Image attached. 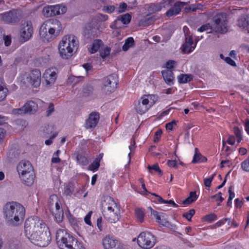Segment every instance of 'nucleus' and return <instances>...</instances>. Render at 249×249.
<instances>
[{
	"label": "nucleus",
	"mask_w": 249,
	"mask_h": 249,
	"mask_svg": "<svg viewBox=\"0 0 249 249\" xmlns=\"http://www.w3.org/2000/svg\"><path fill=\"white\" fill-rule=\"evenodd\" d=\"M77 161L82 165H86L88 164L89 161L87 158L80 154H78L76 157Z\"/></svg>",
	"instance_id": "f704fd0d"
},
{
	"label": "nucleus",
	"mask_w": 249,
	"mask_h": 249,
	"mask_svg": "<svg viewBox=\"0 0 249 249\" xmlns=\"http://www.w3.org/2000/svg\"><path fill=\"white\" fill-rule=\"evenodd\" d=\"M157 221L163 226H165V224H166L168 222L167 218L165 217V214H164L163 213L160 215V216H157Z\"/></svg>",
	"instance_id": "58836bf2"
},
{
	"label": "nucleus",
	"mask_w": 249,
	"mask_h": 249,
	"mask_svg": "<svg viewBox=\"0 0 249 249\" xmlns=\"http://www.w3.org/2000/svg\"><path fill=\"white\" fill-rule=\"evenodd\" d=\"M103 245L105 249H126L124 245L109 236H106L103 240Z\"/></svg>",
	"instance_id": "f8f14e48"
},
{
	"label": "nucleus",
	"mask_w": 249,
	"mask_h": 249,
	"mask_svg": "<svg viewBox=\"0 0 249 249\" xmlns=\"http://www.w3.org/2000/svg\"><path fill=\"white\" fill-rule=\"evenodd\" d=\"M2 21L9 24H15L18 23L21 18L20 13L15 9H12L8 12L3 13L0 15Z\"/></svg>",
	"instance_id": "1a4fd4ad"
},
{
	"label": "nucleus",
	"mask_w": 249,
	"mask_h": 249,
	"mask_svg": "<svg viewBox=\"0 0 249 249\" xmlns=\"http://www.w3.org/2000/svg\"><path fill=\"white\" fill-rule=\"evenodd\" d=\"M116 19L119 23L121 22L123 24L126 25L130 23L131 20V16L129 13H126L124 15L118 16Z\"/></svg>",
	"instance_id": "a878e982"
},
{
	"label": "nucleus",
	"mask_w": 249,
	"mask_h": 249,
	"mask_svg": "<svg viewBox=\"0 0 249 249\" xmlns=\"http://www.w3.org/2000/svg\"><path fill=\"white\" fill-rule=\"evenodd\" d=\"M215 175V174H214L211 177L209 178H204V184L206 187H210L211 186L212 181H213Z\"/></svg>",
	"instance_id": "de8ad7c7"
},
{
	"label": "nucleus",
	"mask_w": 249,
	"mask_h": 249,
	"mask_svg": "<svg viewBox=\"0 0 249 249\" xmlns=\"http://www.w3.org/2000/svg\"><path fill=\"white\" fill-rule=\"evenodd\" d=\"M92 213V211H89L88 213L86 215V216H85V217L84 218V221H85V223L86 224H88L89 225H91V222L90 221V219Z\"/></svg>",
	"instance_id": "bf43d9fd"
},
{
	"label": "nucleus",
	"mask_w": 249,
	"mask_h": 249,
	"mask_svg": "<svg viewBox=\"0 0 249 249\" xmlns=\"http://www.w3.org/2000/svg\"><path fill=\"white\" fill-rule=\"evenodd\" d=\"M70 249H86L82 244L77 240V243H75L72 247Z\"/></svg>",
	"instance_id": "13d9d810"
},
{
	"label": "nucleus",
	"mask_w": 249,
	"mask_h": 249,
	"mask_svg": "<svg viewBox=\"0 0 249 249\" xmlns=\"http://www.w3.org/2000/svg\"><path fill=\"white\" fill-rule=\"evenodd\" d=\"M50 11H52L50 6L44 7L42 10L43 15L46 17H52V14H51L52 12Z\"/></svg>",
	"instance_id": "49530a36"
},
{
	"label": "nucleus",
	"mask_w": 249,
	"mask_h": 249,
	"mask_svg": "<svg viewBox=\"0 0 249 249\" xmlns=\"http://www.w3.org/2000/svg\"><path fill=\"white\" fill-rule=\"evenodd\" d=\"M162 75L165 83L169 86L173 84L174 79V74L172 71L169 70H163L161 71Z\"/></svg>",
	"instance_id": "5701e85b"
},
{
	"label": "nucleus",
	"mask_w": 249,
	"mask_h": 249,
	"mask_svg": "<svg viewBox=\"0 0 249 249\" xmlns=\"http://www.w3.org/2000/svg\"><path fill=\"white\" fill-rule=\"evenodd\" d=\"M180 11L181 9L175 3L174 6L166 12V15L167 17H170L173 16L177 15L180 13Z\"/></svg>",
	"instance_id": "cd10ccee"
},
{
	"label": "nucleus",
	"mask_w": 249,
	"mask_h": 249,
	"mask_svg": "<svg viewBox=\"0 0 249 249\" xmlns=\"http://www.w3.org/2000/svg\"><path fill=\"white\" fill-rule=\"evenodd\" d=\"M3 40L4 41V44L5 46H9L11 44V38L10 36H3Z\"/></svg>",
	"instance_id": "774afa93"
},
{
	"label": "nucleus",
	"mask_w": 249,
	"mask_h": 249,
	"mask_svg": "<svg viewBox=\"0 0 249 249\" xmlns=\"http://www.w3.org/2000/svg\"><path fill=\"white\" fill-rule=\"evenodd\" d=\"M53 128L52 125H45L42 130V136L45 138H48L53 135Z\"/></svg>",
	"instance_id": "7c9ffc66"
},
{
	"label": "nucleus",
	"mask_w": 249,
	"mask_h": 249,
	"mask_svg": "<svg viewBox=\"0 0 249 249\" xmlns=\"http://www.w3.org/2000/svg\"><path fill=\"white\" fill-rule=\"evenodd\" d=\"M110 49L109 47H106L104 50L100 51V55L103 58H106L109 55Z\"/></svg>",
	"instance_id": "8fccbe9b"
},
{
	"label": "nucleus",
	"mask_w": 249,
	"mask_h": 249,
	"mask_svg": "<svg viewBox=\"0 0 249 249\" xmlns=\"http://www.w3.org/2000/svg\"><path fill=\"white\" fill-rule=\"evenodd\" d=\"M212 25L211 26L209 23L202 25L197 29L200 32L210 30V31L207 33L211 32L212 29L217 33L222 34H225L228 31L227 18L225 14L219 13L215 15L212 18Z\"/></svg>",
	"instance_id": "39448f33"
},
{
	"label": "nucleus",
	"mask_w": 249,
	"mask_h": 249,
	"mask_svg": "<svg viewBox=\"0 0 249 249\" xmlns=\"http://www.w3.org/2000/svg\"><path fill=\"white\" fill-rule=\"evenodd\" d=\"M226 221H229V223L231 222V219L230 218H224L223 219H221L218 221L217 223H215V227H220L222 225H223Z\"/></svg>",
	"instance_id": "052dcab7"
},
{
	"label": "nucleus",
	"mask_w": 249,
	"mask_h": 249,
	"mask_svg": "<svg viewBox=\"0 0 249 249\" xmlns=\"http://www.w3.org/2000/svg\"><path fill=\"white\" fill-rule=\"evenodd\" d=\"M33 28L30 21H24L21 25L20 31V38L23 41L29 40L32 36Z\"/></svg>",
	"instance_id": "9b49d317"
},
{
	"label": "nucleus",
	"mask_w": 249,
	"mask_h": 249,
	"mask_svg": "<svg viewBox=\"0 0 249 249\" xmlns=\"http://www.w3.org/2000/svg\"><path fill=\"white\" fill-rule=\"evenodd\" d=\"M147 168L149 170L150 172H151V170H153L155 171L158 172L160 175H162V171L160 169V168L157 163L155 164L152 166L149 165L147 167Z\"/></svg>",
	"instance_id": "37998d69"
},
{
	"label": "nucleus",
	"mask_w": 249,
	"mask_h": 249,
	"mask_svg": "<svg viewBox=\"0 0 249 249\" xmlns=\"http://www.w3.org/2000/svg\"><path fill=\"white\" fill-rule=\"evenodd\" d=\"M6 134V130L4 128L0 127V144L3 142Z\"/></svg>",
	"instance_id": "864d4df0"
},
{
	"label": "nucleus",
	"mask_w": 249,
	"mask_h": 249,
	"mask_svg": "<svg viewBox=\"0 0 249 249\" xmlns=\"http://www.w3.org/2000/svg\"><path fill=\"white\" fill-rule=\"evenodd\" d=\"M93 90V89L92 86L87 85L83 88V93L85 96H88L92 93Z\"/></svg>",
	"instance_id": "4c0bfd02"
},
{
	"label": "nucleus",
	"mask_w": 249,
	"mask_h": 249,
	"mask_svg": "<svg viewBox=\"0 0 249 249\" xmlns=\"http://www.w3.org/2000/svg\"><path fill=\"white\" fill-rule=\"evenodd\" d=\"M105 218L111 223H114L118 221L120 217V206L105 211L103 213Z\"/></svg>",
	"instance_id": "ddd939ff"
},
{
	"label": "nucleus",
	"mask_w": 249,
	"mask_h": 249,
	"mask_svg": "<svg viewBox=\"0 0 249 249\" xmlns=\"http://www.w3.org/2000/svg\"><path fill=\"white\" fill-rule=\"evenodd\" d=\"M225 62L228 63V64L232 66H236V63L235 61L232 60L231 57H226L224 59Z\"/></svg>",
	"instance_id": "680f3d73"
},
{
	"label": "nucleus",
	"mask_w": 249,
	"mask_h": 249,
	"mask_svg": "<svg viewBox=\"0 0 249 249\" xmlns=\"http://www.w3.org/2000/svg\"><path fill=\"white\" fill-rule=\"evenodd\" d=\"M162 8V3H152L149 5L148 7V11L150 13H154L160 11Z\"/></svg>",
	"instance_id": "2f4dec72"
},
{
	"label": "nucleus",
	"mask_w": 249,
	"mask_h": 249,
	"mask_svg": "<svg viewBox=\"0 0 249 249\" xmlns=\"http://www.w3.org/2000/svg\"><path fill=\"white\" fill-rule=\"evenodd\" d=\"M217 218V216L214 213H211L210 214L206 215L205 216L203 219V220L208 222H212L213 221L215 220Z\"/></svg>",
	"instance_id": "ea45409f"
},
{
	"label": "nucleus",
	"mask_w": 249,
	"mask_h": 249,
	"mask_svg": "<svg viewBox=\"0 0 249 249\" xmlns=\"http://www.w3.org/2000/svg\"><path fill=\"white\" fill-rule=\"evenodd\" d=\"M137 218L139 221L141 223L143 221V218L144 216V213L142 209H138L135 211Z\"/></svg>",
	"instance_id": "e433bc0d"
},
{
	"label": "nucleus",
	"mask_w": 249,
	"mask_h": 249,
	"mask_svg": "<svg viewBox=\"0 0 249 249\" xmlns=\"http://www.w3.org/2000/svg\"><path fill=\"white\" fill-rule=\"evenodd\" d=\"M55 218V220L58 222H61L62 221L64 217V213L60 212L59 213H55L54 214H53Z\"/></svg>",
	"instance_id": "09e8293b"
},
{
	"label": "nucleus",
	"mask_w": 249,
	"mask_h": 249,
	"mask_svg": "<svg viewBox=\"0 0 249 249\" xmlns=\"http://www.w3.org/2000/svg\"><path fill=\"white\" fill-rule=\"evenodd\" d=\"M17 170L19 176L34 172L32 164L27 160H22L20 162L17 166Z\"/></svg>",
	"instance_id": "f3484780"
},
{
	"label": "nucleus",
	"mask_w": 249,
	"mask_h": 249,
	"mask_svg": "<svg viewBox=\"0 0 249 249\" xmlns=\"http://www.w3.org/2000/svg\"><path fill=\"white\" fill-rule=\"evenodd\" d=\"M207 159L202 155L200 153L198 152L197 148H195V154L194 156L193 159L192 161V163H196L198 162H206Z\"/></svg>",
	"instance_id": "393cba45"
},
{
	"label": "nucleus",
	"mask_w": 249,
	"mask_h": 249,
	"mask_svg": "<svg viewBox=\"0 0 249 249\" xmlns=\"http://www.w3.org/2000/svg\"><path fill=\"white\" fill-rule=\"evenodd\" d=\"M150 107L149 100L146 95L142 96L140 100H139L135 104V108L136 111L141 115L144 113Z\"/></svg>",
	"instance_id": "4468645a"
},
{
	"label": "nucleus",
	"mask_w": 249,
	"mask_h": 249,
	"mask_svg": "<svg viewBox=\"0 0 249 249\" xmlns=\"http://www.w3.org/2000/svg\"><path fill=\"white\" fill-rule=\"evenodd\" d=\"M115 7L114 5H107L103 7V10L108 13L111 14L114 12Z\"/></svg>",
	"instance_id": "a18cd8bd"
},
{
	"label": "nucleus",
	"mask_w": 249,
	"mask_h": 249,
	"mask_svg": "<svg viewBox=\"0 0 249 249\" xmlns=\"http://www.w3.org/2000/svg\"><path fill=\"white\" fill-rule=\"evenodd\" d=\"M165 227L169 228L171 231H175L177 229V227L175 224H172L170 222H169V221L168 222V223L166 224H165Z\"/></svg>",
	"instance_id": "e2e57ef3"
},
{
	"label": "nucleus",
	"mask_w": 249,
	"mask_h": 249,
	"mask_svg": "<svg viewBox=\"0 0 249 249\" xmlns=\"http://www.w3.org/2000/svg\"><path fill=\"white\" fill-rule=\"evenodd\" d=\"M58 201V197L55 195H51L49 198V205L50 207H53L55 202Z\"/></svg>",
	"instance_id": "603ef678"
},
{
	"label": "nucleus",
	"mask_w": 249,
	"mask_h": 249,
	"mask_svg": "<svg viewBox=\"0 0 249 249\" xmlns=\"http://www.w3.org/2000/svg\"><path fill=\"white\" fill-rule=\"evenodd\" d=\"M127 6V5L125 2L121 3L118 7V9L117 10L118 14H121L124 12L126 11Z\"/></svg>",
	"instance_id": "3c124183"
},
{
	"label": "nucleus",
	"mask_w": 249,
	"mask_h": 249,
	"mask_svg": "<svg viewBox=\"0 0 249 249\" xmlns=\"http://www.w3.org/2000/svg\"><path fill=\"white\" fill-rule=\"evenodd\" d=\"M3 214L6 221L10 225L16 226L23 221L25 209L19 203L12 201L7 202L3 207Z\"/></svg>",
	"instance_id": "f03ea898"
},
{
	"label": "nucleus",
	"mask_w": 249,
	"mask_h": 249,
	"mask_svg": "<svg viewBox=\"0 0 249 249\" xmlns=\"http://www.w3.org/2000/svg\"><path fill=\"white\" fill-rule=\"evenodd\" d=\"M12 113L13 114H22L25 113L24 108L22 107L19 108L14 109L12 110Z\"/></svg>",
	"instance_id": "5fc2aeb1"
},
{
	"label": "nucleus",
	"mask_w": 249,
	"mask_h": 249,
	"mask_svg": "<svg viewBox=\"0 0 249 249\" xmlns=\"http://www.w3.org/2000/svg\"><path fill=\"white\" fill-rule=\"evenodd\" d=\"M57 70L55 68H51L45 71L43 74L47 85H52L54 83L57 75Z\"/></svg>",
	"instance_id": "2eb2a0df"
},
{
	"label": "nucleus",
	"mask_w": 249,
	"mask_h": 249,
	"mask_svg": "<svg viewBox=\"0 0 249 249\" xmlns=\"http://www.w3.org/2000/svg\"><path fill=\"white\" fill-rule=\"evenodd\" d=\"M8 90L5 87V85L2 83L0 79V102L4 100L7 94Z\"/></svg>",
	"instance_id": "473e14b6"
},
{
	"label": "nucleus",
	"mask_w": 249,
	"mask_h": 249,
	"mask_svg": "<svg viewBox=\"0 0 249 249\" xmlns=\"http://www.w3.org/2000/svg\"><path fill=\"white\" fill-rule=\"evenodd\" d=\"M62 30V26L58 20L50 19L41 25L39 35L44 42H49L58 36Z\"/></svg>",
	"instance_id": "7ed1b4c3"
},
{
	"label": "nucleus",
	"mask_w": 249,
	"mask_h": 249,
	"mask_svg": "<svg viewBox=\"0 0 249 249\" xmlns=\"http://www.w3.org/2000/svg\"><path fill=\"white\" fill-rule=\"evenodd\" d=\"M195 213V210L194 209H192L189 211V212L183 213V216L186 218L188 221H191L192 216Z\"/></svg>",
	"instance_id": "79ce46f5"
},
{
	"label": "nucleus",
	"mask_w": 249,
	"mask_h": 249,
	"mask_svg": "<svg viewBox=\"0 0 249 249\" xmlns=\"http://www.w3.org/2000/svg\"><path fill=\"white\" fill-rule=\"evenodd\" d=\"M177 62L174 60H169L166 62V66L168 70H170L174 67V65L176 64Z\"/></svg>",
	"instance_id": "6e6d98bb"
},
{
	"label": "nucleus",
	"mask_w": 249,
	"mask_h": 249,
	"mask_svg": "<svg viewBox=\"0 0 249 249\" xmlns=\"http://www.w3.org/2000/svg\"><path fill=\"white\" fill-rule=\"evenodd\" d=\"M20 178L22 182L27 186H31L34 182L35 178L34 172L30 173H26L20 175Z\"/></svg>",
	"instance_id": "aec40b11"
},
{
	"label": "nucleus",
	"mask_w": 249,
	"mask_h": 249,
	"mask_svg": "<svg viewBox=\"0 0 249 249\" xmlns=\"http://www.w3.org/2000/svg\"><path fill=\"white\" fill-rule=\"evenodd\" d=\"M238 26L239 27L247 30L249 33V16H241L238 20Z\"/></svg>",
	"instance_id": "4be33fe9"
},
{
	"label": "nucleus",
	"mask_w": 249,
	"mask_h": 249,
	"mask_svg": "<svg viewBox=\"0 0 249 249\" xmlns=\"http://www.w3.org/2000/svg\"><path fill=\"white\" fill-rule=\"evenodd\" d=\"M100 119L99 113L97 112H92L86 120L85 127L86 129H93L97 124Z\"/></svg>",
	"instance_id": "dca6fc26"
},
{
	"label": "nucleus",
	"mask_w": 249,
	"mask_h": 249,
	"mask_svg": "<svg viewBox=\"0 0 249 249\" xmlns=\"http://www.w3.org/2000/svg\"><path fill=\"white\" fill-rule=\"evenodd\" d=\"M138 245L143 249H150L154 247L156 243V239L154 235L148 231L141 232L137 238Z\"/></svg>",
	"instance_id": "0eeeda50"
},
{
	"label": "nucleus",
	"mask_w": 249,
	"mask_h": 249,
	"mask_svg": "<svg viewBox=\"0 0 249 249\" xmlns=\"http://www.w3.org/2000/svg\"><path fill=\"white\" fill-rule=\"evenodd\" d=\"M24 229L26 236L35 245L45 247L51 241L48 228L37 216L28 218L25 221Z\"/></svg>",
	"instance_id": "f257e3e1"
},
{
	"label": "nucleus",
	"mask_w": 249,
	"mask_h": 249,
	"mask_svg": "<svg viewBox=\"0 0 249 249\" xmlns=\"http://www.w3.org/2000/svg\"><path fill=\"white\" fill-rule=\"evenodd\" d=\"M50 8L52 11H50L51 14H52V17L56 15L63 14L66 12L67 7L65 6L62 5H55L50 6Z\"/></svg>",
	"instance_id": "b1692460"
},
{
	"label": "nucleus",
	"mask_w": 249,
	"mask_h": 249,
	"mask_svg": "<svg viewBox=\"0 0 249 249\" xmlns=\"http://www.w3.org/2000/svg\"><path fill=\"white\" fill-rule=\"evenodd\" d=\"M25 84L27 86H32L35 88L39 87L41 83V72L38 69L32 71L30 75L24 79Z\"/></svg>",
	"instance_id": "9d476101"
},
{
	"label": "nucleus",
	"mask_w": 249,
	"mask_h": 249,
	"mask_svg": "<svg viewBox=\"0 0 249 249\" xmlns=\"http://www.w3.org/2000/svg\"><path fill=\"white\" fill-rule=\"evenodd\" d=\"M73 186L71 184H68L65 187L64 194L66 196H71L72 194Z\"/></svg>",
	"instance_id": "c03bdc74"
},
{
	"label": "nucleus",
	"mask_w": 249,
	"mask_h": 249,
	"mask_svg": "<svg viewBox=\"0 0 249 249\" xmlns=\"http://www.w3.org/2000/svg\"><path fill=\"white\" fill-rule=\"evenodd\" d=\"M78 47V41L77 37L73 35L64 36L60 41L58 46L59 53L60 56L65 59L71 57Z\"/></svg>",
	"instance_id": "20e7f679"
},
{
	"label": "nucleus",
	"mask_w": 249,
	"mask_h": 249,
	"mask_svg": "<svg viewBox=\"0 0 249 249\" xmlns=\"http://www.w3.org/2000/svg\"><path fill=\"white\" fill-rule=\"evenodd\" d=\"M193 40L191 36L185 37V42L181 47L182 51L184 53H189L193 51L196 47V45L193 46Z\"/></svg>",
	"instance_id": "6ab92c4d"
},
{
	"label": "nucleus",
	"mask_w": 249,
	"mask_h": 249,
	"mask_svg": "<svg viewBox=\"0 0 249 249\" xmlns=\"http://www.w3.org/2000/svg\"><path fill=\"white\" fill-rule=\"evenodd\" d=\"M103 42L100 39H96L94 40L92 44H91V48H89V51L91 53H94L97 52L100 48L101 45H102Z\"/></svg>",
	"instance_id": "bb28decb"
},
{
	"label": "nucleus",
	"mask_w": 249,
	"mask_h": 249,
	"mask_svg": "<svg viewBox=\"0 0 249 249\" xmlns=\"http://www.w3.org/2000/svg\"><path fill=\"white\" fill-rule=\"evenodd\" d=\"M177 121L175 120H173L172 122L168 123L166 124L165 127L167 129L172 130L173 128V126L174 125H176L177 124Z\"/></svg>",
	"instance_id": "69168bd1"
},
{
	"label": "nucleus",
	"mask_w": 249,
	"mask_h": 249,
	"mask_svg": "<svg viewBox=\"0 0 249 249\" xmlns=\"http://www.w3.org/2000/svg\"><path fill=\"white\" fill-rule=\"evenodd\" d=\"M24 108L25 113L34 114L38 109V106L33 101L27 102L23 107Z\"/></svg>",
	"instance_id": "412c9836"
},
{
	"label": "nucleus",
	"mask_w": 249,
	"mask_h": 249,
	"mask_svg": "<svg viewBox=\"0 0 249 249\" xmlns=\"http://www.w3.org/2000/svg\"><path fill=\"white\" fill-rule=\"evenodd\" d=\"M118 82L117 76L115 74H110L104 77L102 80V91L106 94L113 92L117 89Z\"/></svg>",
	"instance_id": "6e6552de"
},
{
	"label": "nucleus",
	"mask_w": 249,
	"mask_h": 249,
	"mask_svg": "<svg viewBox=\"0 0 249 249\" xmlns=\"http://www.w3.org/2000/svg\"><path fill=\"white\" fill-rule=\"evenodd\" d=\"M100 166V160L96 159L91 164H90L89 167L88 169L89 170L95 171L97 170V169L99 168Z\"/></svg>",
	"instance_id": "c9c22d12"
},
{
	"label": "nucleus",
	"mask_w": 249,
	"mask_h": 249,
	"mask_svg": "<svg viewBox=\"0 0 249 249\" xmlns=\"http://www.w3.org/2000/svg\"><path fill=\"white\" fill-rule=\"evenodd\" d=\"M229 194V198L227 201V205L228 206H231V200L235 196L234 193L232 191V186H231L228 190Z\"/></svg>",
	"instance_id": "a19ab883"
},
{
	"label": "nucleus",
	"mask_w": 249,
	"mask_h": 249,
	"mask_svg": "<svg viewBox=\"0 0 249 249\" xmlns=\"http://www.w3.org/2000/svg\"><path fill=\"white\" fill-rule=\"evenodd\" d=\"M197 198V196L196 192H191L189 196L182 201V204L184 205H189L195 202Z\"/></svg>",
	"instance_id": "c85d7f7f"
},
{
	"label": "nucleus",
	"mask_w": 249,
	"mask_h": 249,
	"mask_svg": "<svg viewBox=\"0 0 249 249\" xmlns=\"http://www.w3.org/2000/svg\"><path fill=\"white\" fill-rule=\"evenodd\" d=\"M162 130L161 129H158L155 134V138H154V142H158L160 138V137L161 134H162Z\"/></svg>",
	"instance_id": "4d7b16f0"
},
{
	"label": "nucleus",
	"mask_w": 249,
	"mask_h": 249,
	"mask_svg": "<svg viewBox=\"0 0 249 249\" xmlns=\"http://www.w3.org/2000/svg\"><path fill=\"white\" fill-rule=\"evenodd\" d=\"M56 240L60 249H70L77 239L63 229H59L56 233Z\"/></svg>",
	"instance_id": "423d86ee"
},
{
	"label": "nucleus",
	"mask_w": 249,
	"mask_h": 249,
	"mask_svg": "<svg viewBox=\"0 0 249 249\" xmlns=\"http://www.w3.org/2000/svg\"><path fill=\"white\" fill-rule=\"evenodd\" d=\"M241 167L244 170L249 171V162H247V160H245L242 163Z\"/></svg>",
	"instance_id": "0e129e2a"
},
{
	"label": "nucleus",
	"mask_w": 249,
	"mask_h": 249,
	"mask_svg": "<svg viewBox=\"0 0 249 249\" xmlns=\"http://www.w3.org/2000/svg\"><path fill=\"white\" fill-rule=\"evenodd\" d=\"M178 80L179 83L184 84L190 82L193 78V75L189 74H180L178 77Z\"/></svg>",
	"instance_id": "c756f323"
},
{
	"label": "nucleus",
	"mask_w": 249,
	"mask_h": 249,
	"mask_svg": "<svg viewBox=\"0 0 249 249\" xmlns=\"http://www.w3.org/2000/svg\"><path fill=\"white\" fill-rule=\"evenodd\" d=\"M57 133H53L52 136L49 137L50 138L49 140L45 141V144L47 145H49L51 144L53 142L52 139L54 138L57 136Z\"/></svg>",
	"instance_id": "338daca9"
},
{
	"label": "nucleus",
	"mask_w": 249,
	"mask_h": 249,
	"mask_svg": "<svg viewBox=\"0 0 249 249\" xmlns=\"http://www.w3.org/2000/svg\"><path fill=\"white\" fill-rule=\"evenodd\" d=\"M134 45V40L133 37H129L125 39L124 43L122 49L124 51H127L130 48Z\"/></svg>",
	"instance_id": "72a5a7b5"
},
{
	"label": "nucleus",
	"mask_w": 249,
	"mask_h": 249,
	"mask_svg": "<svg viewBox=\"0 0 249 249\" xmlns=\"http://www.w3.org/2000/svg\"><path fill=\"white\" fill-rule=\"evenodd\" d=\"M119 206L110 196H106L102 202V208L103 213L105 211L109 210L115 207Z\"/></svg>",
	"instance_id": "a211bd4d"
}]
</instances>
